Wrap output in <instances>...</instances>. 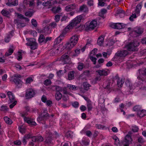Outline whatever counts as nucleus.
Returning <instances> with one entry per match:
<instances>
[{"mask_svg":"<svg viewBox=\"0 0 146 146\" xmlns=\"http://www.w3.org/2000/svg\"><path fill=\"white\" fill-rule=\"evenodd\" d=\"M83 17L81 15L77 16L73 19L71 23L66 27V29H72L73 27L76 26L80 22L81 20H83Z\"/></svg>","mask_w":146,"mask_h":146,"instance_id":"nucleus-1","label":"nucleus"},{"mask_svg":"<svg viewBox=\"0 0 146 146\" xmlns=\"http://www.w3.org/2000/svg\"><path fill=\"white\" fill-rule=\"evenodd\" d=\"M17 19L14 20V23L15 24H17L18 28L23 27L25 26L24 23H21V19H25L26 20V21L27 22L29 21V19L28 18L25 17L22 14L17 13Z\"/></svg>","mask_w":146,"mask_h":146,"instance_id":"nucleus-2","label":"nucleus"},{"mask_svg":"<svg viewBox=\"0 0 146 146\" xmlns=\"http://www.w3.org/2000/svg\"><path fill=\"white\" fill-rule=\"evenodd\" d=\"M139 45V43L137 41H133L130 42L126 46L127 49L129 51H137L138 50L137 47Z\"/></svg>","mask_w":146,"mask_h":146,"instance_id":"nucleus-3","label":"nucleus"},{"mask_svg":"<svg viewBox=\"0 0 146 146\" xmlns=\"http://www.w3.org/2000/svg\"><path fill=\"white\" fill-rule=\"evenodd\" d=\"M28 114L25 111L22 112L20 113V115L24 117V120L25 121L30 125H36V124L33 119H31L29 117H26Z\"/></svg>","mask_w":146,"mask_h":146,"instance_id":"nucleus-4","label":"nucleus"},{"mask_svg":"<svg viewBox=\"0 0 146 146\" xmlns=\"http://www.w3.org/2000/svg\"><path fill=\"white\" fill-rule=\"evenodd\" d=\"M78 89V87L76 86L71 84H68L67 87H64L63 88L62 91L64 94L72 96L73 94L68 92V90L69 89L70 90H77Z\"/></svg>","mask_w":146,"mask_h":146,"instance_id":"nucleus-5","label":"nucleus"},{"mask_svg":"<svg viewBox=\"0 0 146 146\" xmlns=\"http://www.w3.org/2000/svg\"><path fill=\"white\" fill-rule=\"evenodd\" d=\"M97 26V22L96 20L94 19L90 22L86 24V29L87 30H92Z\"/></svg>","mask_w":146,"mask_h":146,"instance_id":"nucleus-6","label":"nucleus"},{"mask_svg":"<svg viewBox=\"0 0 146 146\" xmlns=\"http://www.w3.org/2000/svg\"><path fill=\"white\" fill-rule=\"evenodd\" d=\"M128 52L126 50H123L117 52L115 54L117 58L120 59L119 61H122L123 58L128 54Z\"/></svg>","mask_w":146,"mask_h":146,"instance_id":"nucleus-7","label":"nucleus"},{"mask_svg":"<svg viewBox=\"0 0 146 146\" xmlns=\"http://www.w3.org/2000/svg\"><path fill=\"white\" fill-rule=\"evenodd\" d=\"M13 81L14 82L15 84L18 88L21 87L22 85L23 82L19 78H21V76L19 74H15L14 75Z\"/></svg>","mask_w":146,"mask_h":146,"instance_id":"nucleus-8","label":"nucleus"},{"mask_svg":"<svg viewBox=\"0 0 146 146\" xmlns=\"http://www.w3.org/2000/svg\"><path fill=\"white\" fill-rule=\"evenodd\" d=\"M27 40L29 42L26 43L27 45L30 46L31 49L34 50L37 48V44L35 40L33 38H27Z\"/></svg>","mask_w":146,"mask_h":146,"instance_id":"nucleus-9","label":"nucleus"},{"mask_svg":"<svg viewBox=\"0 0 146 146\" xmlns=\"http://www.w3.org/2000/svg\"><path fill=\"white\" fill-rule=\"evenodd\" d=\"M47 111L46 110H44L43 112L37 118V120L40 122L42 120H44L48 119L49 117Z\"/></svg>","mask_w":146,"mask_h":146,"instance_id":"nucleus-10","label":"nucleus"},{"mask_svg":"<svg viewBox=\"0 0 146 146\" xmlns=\"http://www.w3.org/2000/svg\"><path fill=\"white\" fill-rule=\"evenodd\" d=\"M35 94V91L31 88L27 90L25 96L28 99L31 98L34 96Z\"/></svg>","mask_w":146,"mask_h":146,"instance_id":"nucleus-11","label":"nucleus"},{"mask_svg":"<svg viewBox=\"0 0 146 146\" xmlns=\"http://www.w3.org/2000/svg\"><path fill=\"white\" fill-rule=\"evenodd\" d=\"M132 139L131 135H127L125 137V139L122 142V144L123 146H129V144L132 143Z\"/></svg>","mask_w":146,"mask_h":146,"instance_id":"nucleus-12","label":"nucleus"},{"mask_svg":"<svg viewBox=\"0 0 146 146\" xmlns=\"http://www.w3.org/2000/svg\"><path fill=\"white\" fill-rule=\"evenodd\" d=\"M46 137L45 142V143L49 144L51 143L52 142V133L49 131H47L46 132Z\"/></svg>","mask_w":146,"mask_h":146,"instance_id":"nucleus-13","label":"nucleus"},{"mask_svg":"<svg viewBox=\"0 0 146 146\" xmlns=\"http://www.w3.org/2000/svg\"><path fill=\"white\" fill-rule=\"evenodd\" d=\"M60 60L64 62V64H65L69 62L70 59L68 55L64 54L62 56Z\"/></svg>","mask_w":146,"mask_h":146,"instance_id":"nucleus-14","label":"nucleus"},{"mask_svg":"<svg viewBox=\"0 0 146 146\" xmlns=\"http://www.w3.org/2000/svg\"><path fill=\"white\" fill-rule=\"evenodd\" d=\"M143 29L139 27H137L134 28L133 30V33L135 34L140 35L143 33Z\"/></svg>","mask_w":146,"mask_h":146,"instance_id":"nucleus-15","label":"nucleus"},{"mask_svg":"<svg viewBox=\"0 0 146 146\" xmlns=\"http://www.w3.org/2000/svg\"><path fill=\"white\" fill-rule=\"evenodd\" d=\"M122 24L121 23H117L112 24L111 25V27L117 29H121L123 28Z\"/></svg>","mask_w":146,"mask_h":146,"instance_id":"nucleus-16","label":"nucleus"},{"mask_svg":"<svg viewBox=\"0 0 146 146\" xmlns=\"http://www.w3.org/2000/svg\"><path fill=\"white\" fill-rule=\"evenodd\" d=\"M32 141L33 142H40L43 140V137L40 136L33 137L31 138Z\"/></svg>","mask_w":146,"mask_h":146,"instance_id":"nucleus-17","label":"nucleus"},{"mask_svg":"<svg viewBox=\"0 0 146 146\" xmlns=\"http://www.w3.org/2000/svg\"><path fill=\"white\" fill-rule=\"evenodd\" d=\"M7 95L9 100L10 103L13 102L14 101H16L15 100V97L13 93L10 91H9L7 93Z\"/></svg>","mask_w":146,"mask_h":146,"instance_id":"nucleus-18","label":"nucleus"},{"mask_svg":"<svg viewBox=\"0 0 146 146\" xmlns=\"http://www.w3.org/2000/svg\"><path fill=\"white\" fill-rule=\"evenodd\" d=\"M12 0H7L8 2L6 3V5L9 6H11L12 5L15 6L18 5V2L17 0H14L13 1H12Z\"/></svg>","mask_w":146,"mask_h":146,"instance_id":"nucleus-19","label":"nucleus"},{"mask_svg":"<svg viewBox=\"0 0 146 146\" xmlns=\"http://www.w3.org/2000/svg\"><path fill=\"white\" fill-rule=\"evenodd\" d=\"M78 36L76 35L73 36L70 38V42L75 45L78 42Z\"/></svg>","mask_w":146,"mask_h":146,"instance_id":"nucleus-20","label":"nucleus"},{"mask_svg":"<svg viewBox=\"0 0 146 146\" xmlns=\"http://www.w3.org/2000/svg\"><path fill=\"white\" fill-rule=\"evenodd\" d=\"M104 37V36L102 35L99 37L97 42V44L99 45L102 46L103 45Z\"/></svg>","mask_w":146,"mask_h":146,"instance_id":"nucleus-21","label":"nucleus"},{"mask_svg":"<svg viewBox=\"0 0 146 146\" xmlns=\"http://www.w3.org/2000/svg\"><path fill=\"white\" fill-rule=\"evenodd\" d=\"M100 76H105L108 74V71L106 70H99L96 71Z\"/></svg>","mask_w":146,"mask_h":146,"instance_id":"nucleus-22","label":"nucleus"},{"mask_svg":"<svg viewBox=\"0 0 146 146\" xmlns=\"http://www.w3.org/2000/svg\"><path fill=\"white\" fill-rule=\"evenodd\" d=\"M75 8V5L74 4H71L66 6L65 8V10L67 11H71Z\"/></svg>","mask_w":146,"mask_h":146,"instance_id":"nucleus-23","label":"nucleus"},{"mask_svg":"<svg viewBox=\"0 0 146 146\" xmlns=\"http://www.w3.org/2000/svg\"><path fill=\"white\" fill-rule=\"evenodd\" d=\"M49 29V27L46 26L44 27L42 30L39 31V32L40 33H44L45 34L47 35L50 34V33Z\"/></svg>","mask_w":146,"mask_h":146,"instance_id":"nucleus-24","label":"nucleus"},{"mask_svg":"<svg viewBox=\"0 0 146 146\" xmlns=\"http://www.w3.org/2000/svg\"><path fill=\"white\" fill-rule=\"evenodd\" d=\"M115 86V83L112 81L108 83L106 86V88L110 89L113 90Z\"/></svg>","mask_w":146,"mask_h":146,"instance_id":"nucleus-25","label":"nucleus"},{"mask_svg":"<svg viewBox=\"0 0 146 146\" xmlns=\"http://www.w3.org/2000/svg\"><path fill=\"white\" fill-rule=\"evenodd\" d=\"M137 115L140 117H144L146 115V111L141 109L139 111H138Z\"/></svg>","mask_w":146,"mask_h":146,"instance_id":"nucleus-26","label":"nucleus"},{"mask_svg":"<svg viewBox=\"0 0 146 146\" xmlns=\"http://www.w3.org/2000/svg\"><path fill=\"white\" fill-rule=\"evenodd\" d=\"M79 10L81 12H88V10L87 6L85 5H83L80 7Z\"/></svg>","mask_w":146,"mask_h":146,"instance_id":"nucleus-27","label":"nucleus"},{"mask_svg":"<svg viewBox=\"0 0 146 146\" xmlns=\"http://www.w3.org/2000/svg\"><path fill=\"white\" fill-rule=\"evenodd\" d=\"M75 45L73 43H71V42H69L66 44L65 48L67 49H71Z\"/></svg>","mask_w":146,"mask_h":146,"instance_id":"nucleus-28","label":"nucleus"},{"mask_svg":"<svg viewBox=\"0 0 146 146\" xmlns=\"http://www.w3.org/2000/svg\"><path fill=\"white\" fill-rule=\"evenodd\" d=\"M61 10V9L60 7H54L51 9L52 11L54 13H56L60 12Z\"/></svg>","mask_w":146,"mask_h":146,"instance_id":"nucleus-29","label":"nucleus"},{"mask_svg":"<svg viewBox=\"0 0 146 146\" xmlns=\"http://www.w3.org/2000/svg\"><path fill=\"white\" fill-rule=\"evenodd\" d=\"M117 14H119L121 17H124L125 15L124 11L121 9H119L117 10Z\"/></svg>","mask_w":146,"mask_h":146,"instance_id":"nucleus-30","label":"nucleus"},{"mask_svg":"<svg viewBox=\"0 0 146 146\" xmlns=\"http://www.w3.org/2000/svg\"><path fill=\"white\" fill-rule=\"evenodd\" d=\"M13 46H12V48H9L8 51L5 53V56H8L11 55L14 51V49L13 48Z\"/></svg>","mask_w":146,"mask_h":146,"instance_id":"nucleus-31","label":"nucleus"},{"mask_svg":"<svg viewBox=\"0 0 146 146\" xmlns=\"http://www.w3.org/2000/svg\"><path fill=\"white\" fill-rule=\"evenodd\" d=\"M55 98L57 100H60L62 97V94L59 91L56 92L55 95Z\"/></svg>","mask_w":146,"mask_h":146,"instance_id":"nucleus-32","label":"nucleus"},{"mask_svg":"<svg viewBox=\"0 0 146 146\" xmlns=\"http://www.w3.org/2000/svg\"><path fill=\"white\" fill-rule=\"evenodd\" d=\"M140 75L143 76H146V68H143L139 70Z\"/></svg>","mask_w":146,"mask_h":146,"instance_id":"nucleus-33","label":"nucleus"},{"mask_svg":"<svg viewBox=\"0 0 146 146\" xmlns=\"http://www.w3.org/2000/svg\"><path fill=\"white\" fill-rule=\"evenodd\" d=\"M4 119L5 122L7 124L11 125L12 123L13 122L12 120L8 117H5Z\"/></svg>","mask_w":146,"mask_h":146,"instance_id":"nucleus-34","label":"nucleus"},{"mask_svg":"<svg viewBox=\"0 0 146 146\" xmlns=\"http://www.w3.org/2000/svg\"><path fill=\"white\" fill-rule=\"evenodd\" d=\"M74 72L73 71H71L69 72L68 75V77L69 80H71L74 78Z\"/></svg>","mask_w":146,"mask_h":146,"instance_id":"nucleus-35","label":"nucleus"},{"mask_svg":"<svg viewBox=\"0 0 146 146\" xmlns=\"http://www.w3.org/2000/svg\"><path fill=\"white\" fill-rule=\"evenodd\" d=\"M70 29H66V28L64 29V30L62 32V33L60 35V36L61 38H62V39L64 38V37L65 36V35L67 33V32L69 31Z\"/></svg>","mask_w":146,"mask_h":146,"instance_id":"nucleus-36","label":"nucleus"},{"mask_svg":"<svg viewBox=\"0 0 146 146\" xmlns=\"http://www.w3.org/2000/svg\"><path fill=\"white\" fill-rule=\"evenodd\" d=\"M84 67V65L83 63L80 62H79L78 63V70L80 71L82 70Z\"/></svg>","mask_w":146,"mask_h":146,"instance_id":"nucleus-37","label":"nucleus"},{"mask_svg":"<svg viewBox=\"0 0 146 146\" xmlns=\"http://www.w3.org/2000/svg\"><path fill=\"white\" fill-rule=\"evenodd\" d=\"M87 107L88 111L91 110L92 108V106L91 101H89L88 102Z\"/></svg>","mask_w":146,"mask_h":146,"instance_id":"nucleus-38","label":"nucleus"},{"mask_svg":"<svg viewBox=\"0 0 146 146\" xmlns=\"http://www.w3.org/2000/svg\"><path fill=\"white\" fill-rule=\"evenodd\" d=\"M1 13L4 16H7L9 14V12L7 10L3 9L1 11Z\"/></svg>","mask_w":146,"mask_h":146,"instance_id":"nucleus-39","label":"nucleus"},{"mask_svg":"<svg viewBox=\"0 0 146 146\" xmlns=\"http://www.w3.org/2000/svg\"><path fill=\"white\" fill-rule=\"evenodd\" d=\"M107 12L106 9H103L101 10V11L99 13V16L102 17H103L104 15Z\"/></svg>","mask_w":146,"mask_h":146,"instance_id":"nucleus-40","label":"nucleus"},{"mask_svg":"<svg viewBox=\"0 0 146 146\" xmlns=\"http://www.w3.org/2000/svg\"><path fill=\"white\" fill-rule=\"evenodd\" d=\"M141 109V107L139 105L136 106L133 108V110L134 111H136L137 113H138V111H139Z\"/></svg>","mask_w":146,"mask_h":146,"instance_id":"nucleus-41","label":"nucleus"},{"mask_svg":"<svg viewBox=\"0 0 146 146\" xmlns=\"http://www.w3.org/2000/svg\"><path fill=\"white\" fill-rule=\"evenodd\" d=\"M83 86L85 90H88L90 86V85L88 83L86 82L83 83Z\"/></svg>","mask_w":146,"mask_h":146,"instance_id":"nucleus-42","label":"nucleus"},{"mask_svg":"<svg viewBox=\"0 0 146 146\" xmlns=\"http://www.w3.org/2000/svg\"><path fill=\"white\" fill-rule=\"evenodd\" d=\"M124 81L122 79H119L117 81V85L118 87H120L123 85Z\"/></svg>","mask_w":146,"mask_h":146,"instance_id":"nucleus-43","label":"nucleus"},{"mask_svg":"<svg viewBox=\"0 0 146 146\" xmlns=\"http://www.w3.org/2000/svg\"><path fill=\"white\" fill-rule=\"evenodd\" d=\"M45 37L43 35H41L38 39V41L40 42H44Z\"/></svg>","mask_w":146,"mask_h":146,"instance_id":"nucleus-44","label":"nucleus"},{"mask_svg":"<svg viewBox=\"0 0 146 146\" xmlns=\"http://www.w3.org/2000/svg\"><path fill=\"white\" fill-rule=\"evenodd\" d=\"M51 83V80L49 79H46L44 81V84L46 86H48L50 85Z\"/></svg>","mask_w":146,"mask_h":146,"instance_id":"nucleus-45","label":"nucleus"},{"mask_svg":"<svg viewBox=\"0 0 146 146\" xmlns=\"http://www.w3.org/2000/svg\"><path fill=\"white\" fill-rule=\"evenodd\" d=\"M33 13L32 11H29L26 12L25 13V15L26 16L29 17H31L33 15Z\"/></svg>","mask_w":146,"mask_h":146,"instance_id":"nucleus-46","label":"nucleus"},{"mask_svg":"<svg viewBox=\"0 0 146 146\" xmlns=\"http://www.w3.org/2000/svg\"><path fill=\"white\" fill-rule=\"evenodd\" d=\"M62 39V38H61L59 36L55 40V42L56 44H58L59 43Z\"/></svg>","mask_w":146,"mask_h":146,"instance_id":"nucleus-47","label":"nucleus"},{"mask_svg":"<svg viewBox=\"0 0 146 146\" xmlns=\"http://www.w3.org/2000/svg\"><path fill=\"white\" fill-rule=\"evenodd\" d=\"M125 83L127 86H129L131 90L133 89L134 87L132 86L131 84H130V82L129 80H127L125 82Z\"/></svg>","mask_w":146,"mask_h":146,"instance_id":"nucleus-48","label":"nucleus"},{"mask_svg":"<svg viewBox=\"0 0 146 146\" xmlns=\"http://www.w3.org/2000/svg\"><path fill=\"white\" fill-rule=\"evenodd\" d=\"M136 15V14H132V15L129 18V20L131 21H133V19H135L137 17Z\"/></svg>","mask_w":146,"mask_h":146,"instance_id":"nucleus-49","label":"nucleus"},{"mask_svg":"<svg viewBox=\"0 0 146 146\" xmlns=\"http://www.w3.org/2000/svg\"><path fill=\"white\" fill-rule=\"evenodd\" d=\"M18 58H17V60H21L22 58V52H21L19 51L18 52Z\"/></svg>","mask_w":146,"mask_h":146,"instance_id":"nucleus-50","label":"nucleus"},{"mask_svg":"<svg viewBox=\"0 0 146 146\" xmlns=\"http://www.w3.org/2000/svg\"><path fill=\"white\" fill-rule=\"evenodd\" d=\"M33 80L32 78L29 77L26 80V82L27 84L30 83L31 82H33Z\"/></svg>","mask_w":146,"mask_h":146,"instance_id":"nucleus-51","label":"nucleus"},{"mask_svg":"<svg viewBox=\"0 0 146 146\" xmlns=\"http://www.w3.org/2000/svg\"><path fill=\"white\" fill-rule=\"evenodd\" d=\"M90 59L93 62V64H96V60H97L96 58L92 56L90 57Z\"/></svg>","mask_w":146,"mask_h":146,"instance_id":"nucleus-52","label":"nucleus"},{"mask_svg":"<svg viewBox=\"0 0 146 146\" xmlns=\"http://www.w3.org/2000/svg\"><path fill=\"white\" fill-rule=\"evenodd\" d=\"M32 25L35 27H36L37 26V23L36 20L33 19L31 21Z\"/></svg>","mask_w":146,"mask_h":146,"instance_id":"nucleus-53","label":"nucleus"},{"mask_svg":"<svg viewBox=\"0 0 146 146\" xmlns=\"http://www.w3.org/2000/svg\"><path fill=\"white\" fill-rule=\"evenodd\" d=\"M17 101H14L12 104H10L9 106V107L10 108H13L17 104Z\"/></svg>","mask_w":146,"mask_h":146,"instance_id":"nucleus-54","label":"nucleus"},{"mask_svg":"<svg viewBox=\"0 0 146 146\" xmlns=\"http://www.w3.org/2000/svg\"><path fill=\"white\" fill-rule=\"evenodd\" d=\"M51 4V2L50 1H47L46 2L44 1L42 5L44 6H46L48 5H50Z\"/></svg>","mask_w":146,"mask_h":146,"instance_id":"nucleus-55","label":"nucleus"},{"mask_svg":"<svg viewBox=\"0 0 146 146\" xmlns=\"http://www.w3.org/2000/svg\"><path fill=\"white\" fill-rule=\"evenodd\" d=\"M5 41L6 42H9L10 40V35H8L5 38Z\"/></svg>","mask_w":146,"mask_h":146,"instance_id":"nucleus-56","label":"nucleus"},{"mask_svg":"<svg viewBox=\"0 0 146 146\" xmlns=\"http://www.w3.org/2000/svg\"><path fill=\"white\" fill-rule=\"evenodd\" d=\"M86 135L88 137H90L92 135V133L91 131L89 130L87 131L86 132Z\"/></svg>","mask_w":146,"mask_h":146,"instance_id":"nucleus-57","label":"nucleus"},{"mask_svg":"<svg viewBox=\"0 0 146 146\" xmlns=\"http://www.w3.org/2000/svg\"><path fill=\"white\" fill-rule=\"evenodd\" d=\"M57 24L55 22H53L50 24V25L53 28H55L57 26Z\"/></svg>","mask_w":146,"mask_h":146,"instance_id":"nucleus-58","label":"nucleus"},{"mask_svg":"<svg viewBox=\"0 0 146 146\" xmlns=\"http://www.w3.org/2000/svg\"><path fill=\"white\" fill-rule=\"evenodd\" d=\"M113 139L115 141V144L117 145L119 143V140L118 139L117 137L115 136L113 137Z\"/></svg>","mask_w":146,"mask_h":146,"instance_id":"nucleus-59","label":"nucleus"},{"mask_svg":"<svg viewBox=\"0 0 146 146\" xmlns=\"http://www.w3.org/2000/svg\"><path fill=\"white\" fill-rule=\"evenodd\" d=\"M41 100L43 102H46L47 100V98L46 96L44 95L42 96L41 98Z\"/></svg>","mask_w":146,"mask_h":146,"instance_id":"nucleus-60","label":"nucleus"},{"mask_svg":"<svg viewBox=\"0 0 146 146\" xmlns=\"http://www.w3.org/2000/svg\"><path fill=\"white\" fill-rule=\"evenodd\" d=\"M60 19V15H56L54 19L56 22H58Z\"/></svg>","mask_w":146,"mask_h":146,"instance_id":"nucleus-61","label":"nucleus"},{"mask_svg":"<svg viewBox=\"0 0 146 146\" xmlns=\"http://www.w3.org/2000/svg\"><path fill=\"white\" fill-rule=\"evenodd\" d=\"M80 109L82 111H83L86 110V108L85 106L82 105L80 106Z\"/></svg>","mask_w":146,"mask_h":146,"instance_id":"nucleus-62","label":"nucleus"},{"mask_svg":"<svg viewBox=\"0 0 146 146\" xmlns=\"http://www.w3.org/2000/svg\"><path fill=\"white\" fill-rule=\"evenodd\" d=\"M32 135L30 133L26 135L24 137L27 139H28L32 137Z\"/></svg>","mask_w":146,"mask_h":146,"instance_id":"nucleus-63","label":"nucleus"},{"mask_svg":"<svg viewBox=\"0 0 146 146\" xmlns=\"http://www.w3.org/2000/svg\"><path fill=\"white\" fill-rule=\"evenodd\" d=\"M142 6V3H139V4H138L136 7V9H139V10H140L141 7Z\"/></svg>","mask_w":146,"mask_h":146,"instance_id":"nucleus-64","label":"nucleus"}]
</instances>
